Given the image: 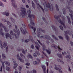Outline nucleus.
<instances>
[{"instance_id":"nucleus-1","label":"nucleus","mask_w":73,"mask_h":73,"mask_svg":"<svg viewBox=\"0 0 73 73\" xmlns=\"http://www.w3.org/2000/svg\"><path fill=\"white\" fill-rule=\"evenodd\" d=\"M70 1H68L66 2V8L68 9L70 13L69 14L70 16L71 17V18L72 19V24L73 25V12L72 10L70 9V5H73V2L71 1H73V0H70Z\"/></svg>"},{"instance_id":"nucleus-2","label":"nucleus","mask_w":73,"mask_h":73,"mask_svg":"<svg viewBox=\"0 0 73 73\" xmlns=\"http://www.w3.org/2000/svg\"><path fill=\"white\" fill-rule=\"evenodd\" d=\"M17 12L19 14V17H21V18H24L25 17V15L26 13V9H25L21 7V10L20 9H17Z\"/></svg>"},{"instance_id":"nucleus-3","label":"nucleus","mask_w":73,"mask_h":73,"mask_svg":"<svg viewBox=\"0 0 73 73\" xmlns=\"http://www.w3.org/2000/svg\"><path fill=\"white\" fill-rule=\"evenodd\" d=\"M27 13L28 17L30 18L31 20L30 24L31 25H33V26H34V25H35V23L34 22H33L32 19L33 17L34 19L35 18V16H34L33 15H30L31 13V11L30 9L27 10Z\"/></svg>"},{"instance_id":"nucleus-4","label":"nucleus","mask_w":73,"mask_h":73,"mask_svg":"<svg viewBox=\"0 0 73 73\" xmlns=\"http://www.w3.org/2000/svg\"><path fill=\"white\" fill-rule=\"evenodd\" d=\"M43 5L44 6V9L45 11H48V8L49 9L50 11H53V6H51V5L49 3L46 4V2L43 3Z\"/></svg>"},{"instance_id":"nucleus-5","label":"nucleus","mask_w":73,"mask_h":73,"mask_svg":"<svg viewBox=\"0 0 73 73\" xmlns=\"http://www.w3.org/2000/svg\"><path fill=\"white\" fill-rule=\"evenodd\" d=\"M2 28H4L5 31L6 32H8L9 31V30H8V29L7 27H5L4 25L2 24L1 23H0V34L4 37V35L3 32V29H2Z\"/></svg>"},{"instance_id":"nucleus-6","label":"nucleus","mask_w":73,"mask_h":73,"mask_svg":"<svg viewBox=\"0 0 73 73\" xmlns=\"http://www.w3.org/2000/svg\"><path fill=\"white\" fill-rule=\"evenodd\" d=\"M60 16H61V15H59V16H57L56 15H55L54 16V18L56 20H57L58 21L59 23L60 24L62 25L64 28H66V26L65 25V24L64 23V22H63L61 21V19H60Z\"/></svg>"},{"instance_id":"nucleus-7","label":"nucleus","mask_w":73,"mask_h":73,"mask_svg":"<svg viewBox=\"0 0 73 73\" xmlns=\"http://www.w3.org/2000/svg\"><path fill=\"white\" fill-rule=\"evenodd\" d=\"M35 46L37 50L38 51V50H39V49H40L39 48L40 47V46L38 44V42H35ZM38 51H37L36 50H35L36 54L38 56H40V53H39V52Z\"/></svg>"},{"instance_id":"nucleus-8","label":"nucleus","mask_w":73,"mask_h":73,"mask_svg":"<svg viewBox=\"0 0 73 73\" xmlns=\"http://www.w3.org/2000/svg\"><path fill=\"white\" fill-rule=\"evenodd\" d=\"M15 28L17 30H15V29H14L13 30V31L15 32V33H17L18 35L17 36V35L16 34H15V36L16 38H19V35H20V33L19 29H17V26L16 25H15Z\"/></svg>"},{"instance_id":"nucleus-9","label":"nucleus","mask_w":73,"mask_h":73,"mask_svg":"<svg viewBox=\"0 0 73 73\" xmlns=\"http://www.w3.org/2000/svg\"><path fill=\"white\" fill-rule=\"evenodd\" d=\"M41 32H42L43 33H45V31L44 30H42V29L41 28H38V29H37V32L38 33L37 35V36L38 37H40V32H41Z\"/></svg>"},{"instance_id":"nucleus-10","label":"nucleus","mask_w":73,"mask_h":73,"mask_svg":"<svg viewBox=\"0 0 73 73\" xmlns=\"http://www.w3.org/2000/svg\"><path fill=\"white\" fill-rule=\"evenodd\" d=\"M55 69L57 70H58L60 73H62V71H61V67H60V65H59L58 67L55 66Z\"/></svg>"},{"instance_id":"nucleus-11","label":"nucleus","mask_w":73,"mask_h":73,"mask_svg":"<svg viewBox=\"0 0 73 73\" xmlns=\"http://www.w3.org/2000/svg\"><path fill=\"white\" fill-rule=\"evenodd\" d=\"M36 3V5H38V6L40 8H41L42 11L44 13V9L42 8V6H41L40 4H39V3H38V2L37 1V0H33Z\"/></svg>"},{"instance_id":"nucleus-12","label":"nucleus","mask_w":73,"mask_h":73,"mask_svg":"<svg viewBox=\"0 0 73 73\" xmlns=\"http://www.w3.org/2000/svg\"><path fill=\"white\" fill-rule=\"evenodd\" d=\"M51 46L52 47H53V48H55V49H57V48H58V51L59 52H61V51L62 50V49H61V48H60V47H59V46H58L57 47L54 44H53L51 45Z\"/></svg>"},{"instance_id":"nucleus-13","label":"nucleus","mask_w":73,"mask_h":73,"mask_svg":"<svg viewBox=\"0 0 73 73\" xmlns=\"http://www.w3.org/2000/svg\"><path fill=\"white\" fill-rule=\"evenodd\" d=\"M37 41H38V43L40 44L41 46H42L43 47V50H45V44H42L41 43V42L40 41V40L37 39Z\"/></svg>"},{"instance_id":"nucleus-14","label":"nucleus","mask_w":73,"mask_h":73,"mask_svg":"<svg viewBox=\"0 0 73 73\" xmlns=\"http://www.w3.org/2000/svg\"><path fill=\"white\" fill-rule=\"evenodd\" d=\"M44 38L45 37V38H46L47 40H50V37L47 35H44V36H41L40 37V38Z\"/></svg>"},{"instance_id":"nucleus-15","label":"nucleus","mask_w":73,"mask_h":73,"mask_svg":"<svg viewBox=\"0 0 73 73\" xmlns=\"http://www.w3.org/2000/svg\"><path fill=\"white\" fill-rule=\"evenodd\" d=\"M68 32L69 31H64V32L65 33L64 35L66 37V39L68 41V40H69V36H68V35H67V34H68V33H69Z\"/></svg>"},{"instance_id":"nucleus-16","label":"nucleus","mask_w":73,"mask_h":73,"mask_svg":"<svg viewBox=\"0 0 73 73\" xmlns=\"http://www.w3.org/2000/svg\"><path fill=\"white\" fill-rule=\"evenodd\" d=\"M20 29L21 32L23 35H25L26 33H28V32L26 29H25V30H24L22 27L20 28Z\"/></svg>"},{"instance_id":"nucleus-17","label":"nucleus","mask_w":73,"mask_h":73,"mask_svg":"<svg viewBox=\"0 0 73 73\" xmlns=\"http://www.w3.org/2000/svg\"><path fill=\"white\" fill-rule=\"evenodd\" d=\"M11 2H12V6L13 7H14L15 8H17V5L15 3V0H11Z\"/></svg>"},{"instance_id":"nucleus-18","label":"nucleus","mask_w":73,"mask_h":73,"mask_svg":"<svg viewBox=\"0 0 73 73\" xmlns=\"http://www.w3.org/2000/svg\"><path fill=\"white\" fill-rule=\"evenodd\" d=\"M17 60H20L21 62H23L24 61L23 60H22V59L21 58H20V56H19V54L18 53L17 54Z\"/></svg>"},{"instance_id":"nucleus-19","label":"nucleus","mask_w":73,"mask_h":73,"mask_svg":"<svg viewBox=\"0 0 73 73\" xmlns=\"http://www.w3.org/2000/svg\"><path fill=\"white\" fill-rule=\"evenodd\" d=\"M41 67L44 73H46V67L44 65H42Z\"/></svg>"},{"instance_id":"nucleus-20","label":"nucleus","mask_w":73,"mask_h":73,"mask_svg":"<svg viewBox=\"0 0 73 73\" xmlns=\"http://www.w3.org/2000/svg\"><path fill=\"white\" fill-rule=\"evenodd\" d=\"M5 36H6V38L7 39H8V38H10V39H12L11 38V36L9 33H6L5 34Z\"/></svg>"},{"instance_id":"nucleus-21","label":"nucleus","mask_w":73,"mask_h":73,"mask_svg":"<svg viewBox=\"0 0 73 73\" xmlns=\"http://www.w3.org/2000/svg\"><path fill=\"white\" fill-rule=\"evenodd\" d=\"M2 68H3V70L4 72H5V69L4 67V62H2V66H1V68L0 72H2Z\"/></svg>"},{"instance_id":"nucleus-22","label":"nucleus","mask_w":73,"mask_h":73,"mask_svg":"<svg viewBox=\"0 0 73 73\" xmlns=\"http://www.w3.org/2000/svg\"><path fill=\"white\" fill-rule=\"evenodd\" d=\"M52 28L54 30V31H55V33H57V32H58V30L57 29V28L56 27H55L53 25H52L51 26Z\"/></svg>"},{"instance_id":"nucleus-23","label":"nucleus","mask_w":73,"mask_h":73,"mask_svg":"<svg viewBox=\"0 0 73 73\" xmlns=\"http://www.w3.org/2000/svg\"><path fill=\"white\" fill-rule=\"evenodd\" d=\"M32 40H33V38H32V36H30L29 37V39H26L25 41L26 42H28L29 41H32Z\"/></svg>"},{"instance_id":"nucleus-24","label":"nucleus","mask_w":73,"mask_h":73,"mask_svg":"<svg viewBox=\"0 0 73 73\" xmlns=\"http://www.w3.org/2000/svg\"><path fill=\"white\" fill-rule=\"evenodd\" d=\"M21 50H22L23 53L24 54H25V53H27V49H26L25 51L22 48L21 49Z\"/></svg>"},{"instance_id":"nucleus-25","label":"nucleus","mask_w":73,"mask_h":73,"mask_svg":"<svg viewBox=\"0 0 73 73\" xmlns=\"http://www.w3.org/2000/svg\"><path fill=\"white\" fill-rule=\"evenodd\" d=\"M67 18L68 19V24H71V21L70 20V18H69V17L67 16Z\"/></svg>"},{"instance_id":"nucleus-26","label":"nucleus","mask_w":73,"mask_h":73,"mask_svg":"<svg viewBox=\"0 0 73 73\" xmlns=\"http://www.w3.org/2000/svg\"><path fill=\"white\" fill-rule=\"evenodd\" d=\"M46 52H47L49 54H50L51 53V51H50V50L48 49V50L46 49Z\"/></svg>"},{"instance_id":"nucleus-27","label":"nucleus","mask_w":73,"mask_h":73,"mask_svg":"<svg viewBox=\"0 0 73 73\" xmlns=\"http://www.w3.org/2000/svg\"><path fill=\"white\" fill-rule=\"evenodd\" d=\"M4 62L6 65H8V66H10V63L9 62L7 61H5Z\"/></svg>"},{"instance_id":"nucleus-28","label":"nucleus","mask_w":73,"mask_h":73,"mask_svg":"<svg viewBox=\"0 0 73 73\" xmlns=\"http://www.w3.org/2000/svg\"><path fill=\"white\" fill-rule=\"evenodd\" d=\"M32 5L33 8H34V9H35V8H36V6H35V5L33 2L32 1Z\"/></svg>"},{"instance_id":"nucleus-29","label":"nucleus","mask_w":73,"mask_h":73,"mask_svg":"<svg viewBox=\"0 0 73 73\" xmlns=\"http://www.w3.org/2000/svg\"><path fill=\"white\" fill-rule=\"evenodd\" d=\"M57 55L58 56V57L59 58H62V55L61 54H57Z\"/></svg>"},{"instance_id":"nucleus-30","label":"nucleus","mask_w":73,"mask_h":73,"mask_svg":"<svg viewBox=\"0 0 73 73\" xmlns=\"http://www.w3.org/2000/svg\"><path fill=\"white\" fill-rule=\"evenodd\" d=\"M17 63H15L14 65V69H15V68H16L17 67Z\"/></svg>"},{"instance_id":"nucleus-31","label":"nucleus","mask_w":73,"mask_h":73,"mask_svg":"<svg viewBox=\"0 0 73 73\" xmlns=\"http://www.w3.org/2000/svg\"><path fill=\"white\" fill-rule=\"evenodd\" d=\"M63 14H65L66 12V9H63Z\"/></svg>"},{"instance_id":"nucleus-32","label":"nucleus","mask_w":73,"mask_h":73,"mask_svg":"<svg viewBox=\"0 0 73 73\" xmlns=\"http://www.w3.org/2000/svg\"><path fill=\"white\" fill-rule=\"evenodd\" d=\"M55 7L57 11H59V9H58V5H57V4L55 5Z\"/></svg>"},{"instance_id":"nucleus-33","label":"nucleus","mask_w":73,"mask_h":73,"mask_svg":"<svg viewBox=\"0 0 73 73\" xmlns=\"http://www.w3.org/2000/svg\"><path fill=\"white\" fill-rule=\"evenodd\" d=\"M52 37L53 38H54V39H55L56 40H58V38H57L55 36H54V35H52Z\"/></svg>"},{"instance_id":"nucleus-34","label":"nucleus","mask_w":73,"mask_h":73,"mask_svg":"<svg viewBox=\"0 0 73 73\" xmlns=\"http://www.w3.org/2000/svg\"><path fill=\"white\" fill-rule=\"evenodd\" d=\"M57 61H58V62H61V64H64V62H63V61L61 60H60V59H57Z\"/></svg>"},{"instance_id":"nucleus-35","label":"nucleus","mask_w":73,"mask_h":73,"mask_svg":"<svg viewBox=\"0 0 73 73\" xmlns=\"http://www.w3.org/2000/svg\"><path fill=\"white\" fill-rule=\"evenodd\" d=\"M10 19L11 20V21L12 22H13V23H15V20L14 19H13V18L12 17L10 18Z\"/></svg>"},{"instance_id":"nucleus-36","label":"nucleus","mask_w":73,"mask_h":73,"mask_svg":"<svg viewBox=\"0 0 73 73\" xmlns=\"http://www.w3.org/2000/svg\"><path fill=\"white\" fill-rule=\"evenodd\" d=\"M2 57L3 59H5L6 57H5V55L4 54H2Z\"/></svg>"},{"instance_id":"nucleus-37","label":"nucleus","mask_w":73,"mask_h":73,"mask_svg":"<svg viewBox=\"0 0 73 73\" xmlns=\"http://www.w3.org/2000/svg\"><path fill=\"white\" fill-rule=\"evenodd\" d=\"M6 70L7 71H9V70H10V68L9 67H8V66H6Z\"/></svg>"},{"instance_id":"nucleus-38","label":"nucleus","mask_w":73,"mask_h":73,"mask_svg":"<svg viewBox=\"0 0 73 73\" xmlns=\"http://www.w3.org/2000/svg\"><path fill=\"white\" fill-rule=\"evenodd\" d=\"M66 58H68L69 59V60L71 58L70 57V56L69 55H67L66 56Z\"/></svg>"},{"instance_id":"nucleus-39","label":"nucleus","mask_w":73,"mask_h":73,"mask_svg":"<svg viewBox=\"0 0 73 73\" xmlns=\"http://www.w3.org/2000/svg\"><path fill=\"white\" fill-rule=\"evenodd\" d=\"M23 67V66L22 65H20L19 67V70L20 71L21 70V69H22V67Z\"/></svg>"},{"instance_id":"nucleus-40","label":"nucleus","mask_w":73,"mask_h":73,"mask_svg":"<svg viewBox=\"0 0 73 73\" xmlns=\"http://www.w3.org/2000/svg\"><path fill=\"white\" fill-rule=\"evenodd\" d=\"M7 45V44L6 43H4L3 44V47L5 48H6V46Z\"/></svg>"},{"instance_id":"nucleus-41","label":"nucleus","mask_w":73,"mask_h":73,"mask_svg":"<svg viewBox=\"0 0 73 73\" xmlns=\"http://www.w3.org/2000/svg\"><path fill=\"white\" fill-rule=\"evenodd\" d=\"M33 63L34 65H36V64H38V62H37L36 61H34L33 62Z\"/></svg>"},{"instance_id":"nucleus-42","label":"nucleus","mask_w":73,"mask_h":73,"mask_svg":"<svg viewBox=\"0 0 73 73\" xmlns=\"http://www.w3.org/2000/svg\"><path fill=\"white\" fill-rule=\"evenodd\" d=\"M12 15H13V16L15 17V18H17V16L16 15V14H15L14 13H12Z\"/></svg>"},{"instance_id":"nucleus-43","label":"nucleus","mask_w":73,"mask_h":73,"mask_svg":"<svg viewBox=\"0 0 73 73\" xmlns=\"http://www.w3.org/2000/svg\"><path fill=\"white\" fill-rule=\"evenodd\" d=\"M0 6H1L2 7H4V4L1 2H0Z\"/></svg>"},{"instance_id":"nucleus-44","label":"nucleus","mask_w":73,"mask_h":73,"mask_svg":"<svg viewBox=\"0 0 73 73\" xmlns=\"http://www.w3.org/2000/svg\"><path fill=\"white\" fill-rule=\"evenodd\" d=\"M29 57L30 58H31V59H32V58H33V57H32V56L31 55V54H29Z\"/></svg>"},{"instance_id":"nucleus-45","label":"nucleus","mask_w":73,"mask_h":73,"mask_svg":"<svg viewBox=\"0 0 73 73\" xmlns=\"http://www.w3.org/2000/svg\"><path fill=\"white\" fill-rule=\"evenodd\" d=\"M10 33L11 35H13V31L12 30L10 31Z\"/></svg>"},{"instance_id":"nucleus-46","label":"nucleus","mask_w":73,"mask_h":73,"mask_svg":"<svg viewBox=\"0 0 73 73\" xmlns=\"http://www.w3.org/2000/svg\"><path fill=\"white\" fill-rule=\"evenodd\" d=\"M59 27L60 29H61V30H63V27H62V25H60V26Z\"/></svg>"},{"instance_id":"nucleus-47","label":"nucleus","mask_w":73,"mask_h":73,"mask_svg":"<svg viewBox=\"0 0 73 73\" xmlns=\"http://www.w3.org/2000/svg\"><path fill=\"white\" fill-rule=\"evenodd\" d=\"M9 13L7 12H6L5 14L6 16H9Z\"/></svg>"},{"instance_id":"nucleus-48","label":"nucleus","mask_w":73,"mask_h":73,"mask_svg":"<svg viewBox=\"0 0 73 73\" xmlns=\"http://www.w3.org/2000/svg\"><path fill=\"white\" fill-rule=\"evenodd\" d=\"M42 20H43V21L45 22V23H46V20H45V18L43 17H42Z\"/></svg>"},{"instance_id":"nucleus-49","label":"nucleus","mask_w":73,"mask_h":73,"mask_svg":"<svg viewBox=\"0 0 73 73\" xmlns=\"http://www.w3.org/2000/svg\"><path fill=\"white\" fill-rule=\"evenodd\" d=\"M2 21L4 22H7V21L6 19H2Z\"/></svg>"},{"instance_id":"nucleus-50","label":"nucleus","mask_w":73,"mask_h":73,"mask_svg":"<svg viewBox=\"0 0 73 73\" xmlns=\"http://www.w3.org/2000/svg\"><path fill=\"white\" fill-rule=\"evenodd\" d=\"M58 37L60 39H62V40H63V37L61 36H59Z\"/></svg>"},{"instance_id":"nucleus-51","label":"nucleus","mask_w":73,"mask_h":73,"mask_svg":"<svg viewBox=\"0 0 73 73\" xmlns=\"http://www.w3.org/2000/svg\"><path fill=\"white\" fill-rule=\"evenodd\" d=\"M0 44H1V47L2 49H3V45H2V43L1 42H0Z\"/></svg>"},{"instance_id":"nucleus-52","label":"nucleus","mask_w":73,"mask_h":73,"mask_svg":"<svg viewBox=\"0 0 73 73\" xmlns=\"http://www.w3.org/2000/svg\"><path fill=\"white\" fill-rule=\"evenodd\" d=\"M7 24H8V25H10V24H11V23H10V22H9V21H7Z\"/></svg>"},{"instance_id":"nucleus-53","label":"nucleus","mask_w":73,"mask_h":73,"mask_svg":"<svg viewBox=\"0 0 73 73\" xmlns=\"http://www.w3.org/2000/svg\"><path fill=\"white\" fill-rule=\"evenodd\" d=\"M8 46H7L6 48L7 53V52H8Z\"/></svg>"},{"instance_id":"nucleus-54","label":"nucleus","mask_w":73,"mask_h":73,"mask_svg":"<svg viewBox=\"0 0 73 73\" xmlns=\"http://www.w3.org/2000/svg\"><path fill=\"white\" fill-rule=\"evenodd\" d=\"M22 25L23 28H25V27H26V25H25L24 24H23Z\"/></svg>"},{"instance_id":"nucleus-55","label":"nucleus","mask_w":73,"mask_h":73,"mask_svg":"<svg viewBox=\"0 0 73 73\" xmlns=\"http://www.w3.org/2000/svg\"><path fill=\"white\" fill-rule=\"evenodd\" d=\"M62 54H63V55H64V54H66V53L64 51V52H62Z\"/></svg>"},{"instance_id":"nucleus-56","label":"nucleus","mask_w":73,"mask_h":73,"mask_svg":"<svg viewBox=\"0 0 73 73\" xmlns=\"http://www.w3.org/2000/svg\"><path fill=\"white\" fill-rule=\"evenodd\" d=\"M70 43L71 45L72 46H73V42H72V41H70Z\"/></svg>"},{"instance_id":"nucleus-57","label":"nucleus","mask_w":73,"mask_h":73,"mask_svg":"<svg viewBox=\"0 0 73 73\" xmlns=\"http://www.w3.org/2000/svg\"><path fill=\"white\" fill-rule=\"evenodd\" d=\"M31 48L32 49H34V46L33 45V44L31 45Z\"/></svg>"},{"instance_id":"nucleus-58","label":"nucleus","mask_w":73,"mask_h":73,"mask_svg":"<svg viewBox=\"0 0 73 73\" xmlns=\"http://www.w3.org/2000/svg\"><path fill=\"white\" fill-rule=\"evenodd\" d=\"M33 55L34 57H37V55L35 53H34Z\"/></svg>"},{"instance_id":"nucleus-59","label":"nucleus","mask_w":73,"mask_h":73,"mask_svg":"<svg viewBox=\"0 0 73 73\" xmlns=\"http://www.w3.org/2000/svg\"><path fill=\"white\" fill-rule=\"evenodd\" d=\"M62 19L63 21H64L65 20V18L64 17V16H62Z\"/></svg>"},{"instance_id":"nucleus-60","label":"nucleus","mask_w":73,"mask_h":73,"mask_svg":"<svg viewBox=\"0 0 73 73\" xmlns=\"http://www.w3.org/2000/svg\"><path fill=\"white\" fill-rule=\"evenodd\" d=\"M33 73H37V72H36V71L35 70H33Z\"/></svg>"},{"instance_id":"nucleus-61","label":"nucleus","mask_w":73,"mask_h":73,"mask_svg":"<svg viewBox=\"0 0 73 73\" xmlns=\"http://www.w3.org/2000/svg\"><path fill=\"white\" fill-rule=\"evenodd\" d=\"M2 1L4 2V3H7V0H1Z\"/></svg>"},{"instance_id":"nucleus-62","label":"nucleus","mask_w":73,"mask_h":73,"mask_svg":"<svg viewBox=\"0 0 73 73\" xmlns=\"http://www.w3.org/2000/svg\"><path fill=\"white\" fill-rule=\"evenodd\" d=\"M6 12H7V11H6L5 12H3V15H6Z\"/></svg>"},{"instance_id":"nucleus-63","label":"nucleus","mask_w":73,"mask_h":73,"mask_svg":"<svg viewBox=\"0 0 73 73\" xmlns=\"http://www.w3.org/2000/svg\"><path fill=\"white\" fill-rule=\"evenodd\" d=\"M21 50V49H20V48L19 47L18 48V51H19V52H20Z\"/></svg>"},{"instance_id":"nucleus-64","label":"nucleus","mask_w":73,"mask_h":73,"mask_svg":"<svg viewBox=\"0 0 73 73\" xmlns=\"http://www.w3.org/2000/svg\"><path fill=\"white\" fill-rule=\"evenodd\" d=\"M15 73H18V72H17V69H15Z\"/></svg>"}]
</instances>
